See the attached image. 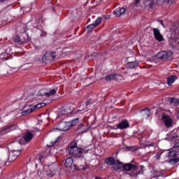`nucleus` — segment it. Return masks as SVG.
<instances>
[{
    "instance_id": "1",
    "label": "nucleus",
    "mask_w": 179,
    "mask_h": 179,
    "mask_svg": "<svg viewBox=\"0 0 179 179\" xmlns=\"http://www.w3.org/2000/svg\"><path fill=\"white\" fill-rule=\"evenodd\" d=\"M12 147L13 150H10L8 156V163L16 160L17 156L20 155V152H22V150H20L22 148V143L20 141H17L12 144Z\"/></svg>"
},
{
    "instance_id": "2",
    "label": "nucleus",
    "mask_w": 179,
    "mask_h": 179,
    "mask_svg": "<svg viewBox=\"0 0 179 179\" xmlns=\"http://www.w3.org/2000/svg\"><path fill=\"white\" fill-rule=\"evenodd\" d=\"M69 153L71 156H74L75 157H83V155L87 153L89 150H83L79 148L76 145V143L71 144L68 149Z\"/></svg>"
},
{
    "instance_id": "3",
    "label": "nucleus",
    "mask_w": 179,
    "mask_h": 179,
    "mask_svg": "<svg viewBox=\"0 0 179 179\" xmlns=\"http://www.w3.org/2000/svg\"><path fill=\"white\" fill-rule=\"evenodd\" d=\"M41 107H45V103H38L35 106L31 105L26 106L24 108V110L22 112V115H27V114H31V113H33L36 108H41Z\"/></svg>"
},
{
    "instance_id": "4",
    "label": "nucleus",
    "mask_w": 179,
    "mask_h": 179,
    "mask_svg": "<svg viewBox=\"0 0 179 179\" xmlns=\"http://www.w3.org/2000/svg\"><path fill=\"white\" fill-rule=\"evenodd\" d=\"M157 58L164 61H171L173 59V52L171 51H162L157 54Z\"/></svg>"
},
{
    "instance_id": "5",
    "label": "nucleus",
    "mask_w": 179,
    "mask_h": 179,
    "mask_svg": "<svg viewBox=\"0 0 179 179\" xmlns=\"http://www.w3.org/2000/svg\"><path fill=\"white\" fill-rule=\"evenodd\" d=\"M57 90H58V88H55L49 90L47 89L41 90L37 93V96H38L39 97H41L43 96H45L46 97H51L57 93Z\"/></svg>"
},
{
    "instance_id": "6",
    "label": "nucleus",
    "mask_w": 179,
    "mask_h": 179,
    "mask_svg": "<svg viewBox=\"0 0 179 179\" xmlns=\"http://www.w3.org/2000/svg\"><path fill=\"white\" fill-rule=\"evenodd\" d=\"M72 124H71V122H60L57 127V129H58V131H68L69 129H71V126Z\"/></svg>"
},
{
    "instance_id": "7",
    "label": "nucleus",
    "mask_w": 179,
    "mask_h": 179,
    "mask_svg": "<svg viewBox=\"0 0 179 179\" xmlns=\"http://www.w3.org/2000/svg\"><path fill=\"white\" fill-rule=\"evenodd\" d=\"M55 56L50 52H46L43 57L42 61L44 64H50L52 61H54Z\"/></svg>"
},
{
    "instance_id": "8",
    "label": "nucleus",
    "mask_w": 179,
    "mask_h": 179,
    "mask_svg": "<svg viewBox=\"0 0 179 179\" xmlns=\"http://www.w3.org/2000/svg\"><path fill=\"white\" fill-rule=\"evenodd\" d=\"M162 121L167 128H170L173 125V119L167 115H162Z\"/></svg>"
},
{
    "instance_id": "9",
    "label": "nucleus",
    "mask_w": 179,
    "mask_h": 179,
    "mask_svg": "<svg viewBox=\"0 0 179 179\" xmlns=\"http://www.w3.org/2000/svg\"><path fill=\"white\" fill-rule=\"evenodd\" d=\"M153 33L157 41H159V42L163 41L164 40L163 35L160 34V31L158 29L154 28Z\"/></svg>"
},
{
    "instance_id": "10",
    "label": "nucleus",
    "mask_w": 179,
    "mask_h": 179,
    "mask_svg": "<svg viewBox=\"0 0 179 179\" xmlns=\"http://www.w3.org/2000/svg\"><path fill=\"white\" fill-rule=\"evenodd\" d=\"M117 129H127V128H129V122L128 120H122L117 125Z\"/></svg>"
},
{
    "instance_id": "11",
    "label": "nucleus",
    "mask_w": 179,
    "mask_h": 179,
    "mask_svg": "<svg viewBox=\"0 0 179 179\" xmlns=\"http://www.w3.org/2000/svg\"><path fill=\"white\" fill-rule=\"evenodd\" d=\"M13 128V125H10L4 127L1 131V135H5V134H8V132H11V131H15V129Z\"/></svg>"
},
{
    "instance_id": "12",
    "label": "nucleus",
    "mask_w": 179,
    "mask_h": 179,
    "mask_svg": "<svg viewBox=\"0 0 179 179\" xmlns=\"http://www.w3.org/2000/svg\"><path fill=\"white\" fill-rule=\"evenodd\" d=\"M120 78L119 75L110 74L106 76L105 80L108 82H111V80H117Z\"/></svg>"
},
{
    "instance_id": "13",
    "label": "nucleus",
    "mask_w": 179,
    "mask_h": 179,
    "mask_svg": "<svg viewBox=\"0 0 179 179\" xmlns=\"http://www.w3.org/2000/svg\"><path fill=\"white\" fill-rule=\"evenodd\" d=\"M114 15H116L117 17H120V16H122L124 13H125V8H120L113 12Z\"/></svg>"
},
{
    "instance_id": "14",
    "label": "nucleus",
    "mask_w": 179,
    "mask_h": 179,
    "mask_svg": "<svg viewBox=\"0 0 179 179\" xmlns=\"http://www.w3.org/2000/svg\"><path fill=\"white\" fill-rule=\"evenodd\" d=\"M141 115L143 118H148L150 115V109L145 108L143 110L141 113Z\"/></svg>"
},
{
    "instance_id": "15",
    "label": "nucleus",
    "mask_w": 179,
    "mask_h": 179,
    "mask_svg": "<svg viewBox=\"0 0 179 179\" xmlns=\"http://www.w3.org/2000/svg\"><path fill=\"white\" fill-rule=\"evenodd\" d=\"M136 169V166L132 165L131 164H126L124 166V170H125L126 171H129L131 170H135Z\"/></svg>"
},
{
    "instance_id": "16",
    "label": "nucleus",
    "mask_w": 179,
    "mask_h": 179,
    "mask_svg": "<svg viewBox=\"0 0 179 179\" xmlns=\"http://www.w3.org/2000/svg\"><path fill=\"white\" fill-rule=\"evenodd\" d=\"M176 80H177V76H171L169 77L168 81H167L169 86H171V85H173V83H174V82H176Z\"/></svg>"
},
{
    "instance_id": "17",
    "label": "nucleus",
    "mask_w": 179,
    "mask_h": 179,
    "mask_svg": "<svg viewBox=\"0 0 179 179\" xmlns=\"http://www.w3.org/2000/svg\"><path fill=\"white\" fill-rule=\"evenodd\" d=\"M24 139L25 142H30V141L33 139V134L30 132L26 133L25 135L24 136Z\"/></svg>"
},
{
    "instance_id": "18",
    "label": "nucleus",
    "mask_w": 179,
    "mask_h": 179,
    "mask_svg": "<svg viewBox=\"0 0 179 179\" xmlns=\"http://www.w3.org/2000/svg\"><path fill=\"white\" fill-rule=\"evenodd\" d=\"M138 64L136 62H129L127 64V68L129 69H134V68H136Z\"/></svg>"
},
{
    "instance_id": "19",
    "label": "nucleus",
    "mask_w": 179,
    "mask_h": 179,
    "mask_svg": "<svg viewBox=\"0 0 179 179\" xmlns=\"http://www.w3.org/2000/svg\"><path fill=\"white\" fill-rule=\"evenodd\" d=\"M72 164H73V159H72V157H69L66 159L65 162V167H71V166H72Z\"/></svg>"
},
{
    "instance_id": "20",
    "label": "nucleus",
    "mask_w": 179,
    "mask_h": 179,
    "mask_svg": "<svg viewBox=\"0 0 179 179\" xmlns=\"http://www.w3.org/2000/svg\"><path fill=\"white\" fill-rule=\"evenodd\" d=\"M13 41L15 43H18V44H24V41H26V40H23V38L17 36L13 38Z\"/></svg>"
},
{
    "instance_id": "21",
    "label": "nucleus",
    "mask_w": 179,
    "mask_h": 179,
    "mask_svg": "<svg viewBox=\"0 0 179 179\" xmlns=\"http://www.w3.org/2000/svg\"><path fill=\"white\" fill-rule=\"evenodd\" d=\"M115 162V159L113 157H108L106 159V163L113 166H114Z\"/></svg>"
},
{
    "instance_id": "22",
    "label": "nucleus",
    "mask_w": 179,
    "mask_h": 179,
    "mask_svg": "<svg viewBox=\"0 0 179 179\" xmlns=\"http://www.w3.org/2000/svg\"><path fill=\"white\" fill-rule=\"evenodd\" d=\"M169 101L172 106H178L179 100L176 98H169Z\"/></svg>"
},
{
    "instance_id": "23",
    "label": "nucleus",
    "mask_w": 179,
    "mask_h": 179,
    "mask_svg": "<svg viewBox=\"0 0 179 179\" xmlns=\"http://www.w3.org/2000/svg\"><path fill=\"white\" fill-rule=\"evenodd\" d=\"M121 167H122V163L117 161L115 162V164H113V169H114V170H120Z\"/></svg>"
},
{
    "instance_id": "24",
    "label": "nucleus",
    "mask_w": 179,
    "mask_h": 179,
    "mask_svg": "<svg viewBox=\"0 0 179 179\" xmlns=\"http://www.w3.org/2000/svg\"><path fill=\"white\" fill-rule=\"evenodd\" d=\"M64 116L68 115V112L65 109H63V110L59 111V113L57 115V118H62V117H64Z\"/></svg>"
},
{
    "instance_id": "25",
    "label": "nucleus",
    "mask_w": 179,
    "mask_h": 179,
    "mask_svg": "<svg viewBox=\"0 0 179 179\" xmlns=\"http://www.w3.org/2000/svg\"><path fill=\"white\" fill-rule=\"evenodd\" d=\"M22 40H25L24 42V44H26V43H29L30 41L31 38L29 37V35L27 34H24L22 37H21Z\"/></svg>"
},
{
    "instance_id": "26",
    "label": "nucleus",
    "mask_w": 179,
    "mask_h": 179,
    "mask_svg": "<svg viewBox=\"0 0 179 179\" xmlns=\"http://www.w3.org/2000/svg\"><path fill=\"white\" fill-rule=\"evenodd\" d=\"M71 122V128H72V127H76V125H78V124H79V118H76L75 120H73Z\"/></svg>"
},
{
    "instance_id": "27",
    "label": "nucleus",
    "mask_w": 179,
    "mask_h": 179,
    "mask_svg": "<svg viewBox=\"0 0 179 179\" xmlns=\"http://www.w3.org/2000/svg\"><path fill=\"white\" fill-rule=\"evenodd\" d=\"M174 1L176 0H168L169 3H174ZM158 3H164L166 2V0H157Z\"/></svg>"
},
{
    "instance_id": "28",
    "label": "nucleus",
    "mask_w": 179,
    "mask_h": 179,
    "mask_svg": "<svg viewBox=\"0 0 179 179\" xmlns=\"http://www.w3.org/2000/svg\"><path fill=\"white\" fill-rule=\"evenodd\" d=\"M8 55L6 52H3L0 56V59H2L3 61H6L8 59V57H6Z\"/></svg>"
},
{
    "instance_id": "29",
    "label": "nucleus",
    "mask_w": 179,
    "mask_h": 179,
    "mask_svg": "<svg viewBox=\"0 0 179 179\" xmlns=\"http://www.w3.org/2000/svg\"><path fill=\"white\" fill-rule=\"evenodd\" d=\"M146 5H148L149 8H152L153 5H155V2H153V0H146Z\"/></svg>"
},
{
    "instance_id": "30",
    "label": "nucleus",
    "mask_w": 179,
    "mask_h": 179,
    "mask_svg": "<svg viewBox=\"0 0 179 179\" xmlns=\"http://www.w3.org/2000/svg\"><path fill=\"white\" fill-rule=\"evenodd\" d=\"M178 161H179L178 158H173L169 161V163H171V164H176V163H178Z\"/></svg>"
},
{
    "instance_id": "31",
    "label": "nucleus",
    "mask_w": 179,
    "mask_h": 179,
    "mask_svg": "<svg viewBox=\"0 0 179 179\" xmlns=\"http://www.w3.org/2000/svg\"><path fill=\"white\" fill-rule=\"evenodd\" d=\"M96 25L94 24V23L91 24L90 25L87 26V29L89 30V31H91V30H93V29H96Z\"/></svg>"
},
{
    "instance_id": "32",
    "label": "nucleus",
    "mask_w": 179,
    "mask_h": 179,
    "mask_svg": "<svg viewBox=\"0 0 179 179\" xmlns=\"http://www.w3.org/2000/svg\"><path fill=\"white\" fill-rule=\"evenodd\" d=\"M101 20H102V18L101 17H98L95 22L94 23V24L97 27L98 24H99L100 23H101Z\"/></svg>"
},
{
    "instance_id": "33",
    "label": "nucleus",
    "mask_w": 179,
    "mask_h": 179,
    "mask_svg": "<svg viewBox=\"0 0 179 179\" xmlns=\"http://www.w3.org/2000/svg\"><path fill=\"white\" fill-rule=\"evenodd\" d=\"M169 157H176L177 156V154H176V151H171L169 152Z\"/></svg>"
},
{
    "instance_id": "34",
    "label": "nucleus",
    "mask_w": 179,
    "mask_h": 179,
    "mask_svg": "<svg viewBox=\"0 0 179 179\" xmlns=\"http://www.w3.org/2000/svg\"><path fill=\"white\" fill-rule=\"evenodd\" d=\"M30 67L29 66V64H24V66H22V69L26 70V69H29Z\"/></svg>"
},
{
    "instance_id": "35",
    "label": "nucleus",
    "mask_w": 179,
    "mask_h": 179,
    "mask_svg": "<svg viewBox=\"0 0 179 179\" xmlns=\"http://www.w3.org/2000/svg\"><path fill=\"white\" fill-rule=\"evenodd\" d=\"M54 172H52V173H47V176L48 177H54Z\"/></svg>"
},
{
    "instance_id": "36",
    "label": "nucleus",
    "mask_w": 179,
    "mask_h": 179,
    "mask_svg": "<svg viewBox=\"0 0 179 179\" xmlns=\"http://www.w3.org/2000/svg\"><path fill=\"white\" fill-rule=\"evenodd\" d=\"M58 141H59V137H57L56 138V140L53 143H52V145H55V143H57V142H58Z\"/></svg>"
},
{
    "instance_id": "37",
    "label": "nucleus",
    "mask_w": 179,
    "mask_h": 179,
    "mask_svg": "<svg viewBox=\"0 0 179 179\" xmlns=\"http://www.w3.org/2000/svg\"><path fill=\"white\" fill-rule=\"evenodd\" d=\"M155 157L157 159V160H159V159H160V155L159 154L156 155Z\"/></svg>"
},
{
    "instance_id": "38",
    "label": "nucleus",
    "mask_w": 179,
    "mask_h": 179,
    "mask_svg": "<svg viewBox=\"0 0 179 179\" xmlns=\"http://www.w3.org/2000/svg\"><path fill=\"white\" fill-rule=\"evenodd\" d=\"M79 170H86V167H80Z\"/></svg>"
},
{
    "instance_id": "39",
    "label": "nucleus",
    "mask_w": 179,
    "mask_h": 179,
    "mask_svg": "<svg viewBox=\"0 0 179 179\" xmlns=\"http://www.w3.org/2000/svg\"><path fill=\"white\" fill-rule=\"evenodd\" d=\"M140 2V0H136V5H138V3Z\"/></svg>"
},
{
    "instance_id": "40",
    "label": "nucleus",
    "mask_w": 179,
    "mask_h": 179,
    "mask_svg": "<svg viewBox=\"0 0 179 179\" xmlns=\"http://www.w3.org/2000/svg\"><path fill=\"white\" fill-rule=\"evenodd\" d=\"M160 24H162V26H163V27H164V24H163V21H160Z\"/></svg>"
},
{
    "instance_id": "41",
    "label": "nucleus",
    "mask_w": 179,
    "mask_h": 179,
    "mask_svg": "<svg viewBox=\"0 0 179 179\" xmlns=\"http://www.w3.org/2000/svg\"><path fill=\"white\" fill-rule=\"evenodd\" d=\"M177 117H178V120H179V111L178 112Z\"/></svg>"
},
{
    "instance_id": "42",
    "label": "nucleus",
    "mask_w": 179,
    "mask_h": 179,
    "mask_svg": "<svg viewBox=\"0 0 179 179\" xmlns=\"http://www.w3.org/2000/svg\"><path fill=\"white\" fill-rule=\"evenodd\" d=\"M41 159H43V157H39V160L41 161Z\"/></svg>"
},
{
    "instance_id": "43",
    "label": "nucleus",
    "mask_w": 179,
    "mask_h": 179,
    "mask_svg": "<svg viewBox=\"0 0 179 179\" xmlns=\"http://www.w3.org/2000/svg\"><path fill=\"white\" fill-rule=\"evenodd\" d=\"M171 139V134H169V140Z\"/></svg>"
},
{
    "instance_id": "44",
    "label": "nucleus",
    "mask_w": 179,
    "mask_h": 179,
    "mask_svg": "<svg viewBox=\"0 0 179 179\" xmlns=\"http://www.w3.org/2000/svg\"><path fill=\"white\" fill-rule=\"evenodd\" d=\"M96 179H101L100 178H95Z\"/></svg>"
},
{
    "instance_id": "45",
    "label": "nucleus",
    "mask_w": 179,
    "mask_h": 179,
    "mask_svg": "<svg viewBox=\"0 0 179 179\" xmlns=\"http://www.w3.org/2000/svg\"><path fill=\"white\" fill-rule=\"evenodd\" d=\"M141 174H143V171H141Z\"/></svg>"
},
{
    "instance_id": "46",
    "label": "nucleus",
    "mask_w": 179,
    "mask_h": 179,
    "mask_svg": "<svg viewBox=\"0 0 179 179\" xmlns=\"http://www.w3.org/2000/svg\"><path fill=\"white\" fill-rule=\"evenodd\" d=\"M89 104V102H87V106Z\"/></svg>"
},
{
    "instance_id": "47",
    "label": "nucleus",
    "mask_w": 179,
    "mask_h": 179,
    "mask_svg": "<svg viewBox=\"0 0 179 179\" xmlns=\"http://www.w3.org/2000/svg\"><path fill=\"white\" fill-rule=\"evenodd\" d=\"M1 1H3V0H1Z\"/></svg>"
}]
</instances>
